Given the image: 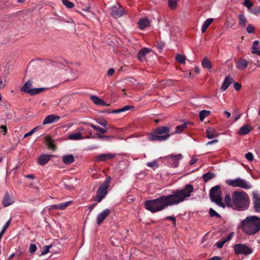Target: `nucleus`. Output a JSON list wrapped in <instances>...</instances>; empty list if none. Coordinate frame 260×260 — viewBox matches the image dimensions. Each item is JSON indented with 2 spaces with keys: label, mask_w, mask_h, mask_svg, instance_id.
Wrapping results in <instances>:
<instances>
[{
  "label": "nucleus",
  "mask_w": 260,
  "mask_h": 260,
  "mask_svg": "<svg viewBox=\"0 0 260 260\" xmlns=\"http://www.w3.org/2000/svg\"><path fill=\"white\" fill-rule=\"evenodd\" d=\"M168 86H172L174 84V81L171 80H168L167 81V82L166 83Z\"/></svg>",
  "instance_id": "obj_62"
},
{
  "label": "nucleus",
  "mask_w": 260,
  "mask_h": 260,
  "mask_svg": "<svg viewBox=\"0 0 260 260\" xmlns=\"http://www.w3.org/2000/svg\"><path fill=\"white\" fill-rule=\"evenodd\" d=\"M234 88L237 91L239 90L241 88V85L239 83L236 82L234 84Z\"/></svg>",
  "instance_id": "obj_55"
},
{
  "label": "nucleus",
  "mask_w": 260,
  "mask_h": 260,
  "mask_svg": "<svg viewBox=\"0 0 260 260\" xmlns=\"http://www.w3.org/2000/svg\"><path fill=\"white\" fill-rule=\"evenodd\" d=\"M233 81V79L230 76L228 75L226 76L222 84L220 89L222 91H225L232 83Z\"/></svg>",
  "instance_id": "obj_20"
},
{
  "label": "nucleus",
  "mask_w": 260,
  "mask_h": 260,
  "mask_svg": "<svg viewBox=\"0 0 260 260\" xmlns=\"http://www.w3.org/2000/svg\"><path fill=\"white\" fill-rule=\"evenodd\" d=\"M48 147L51 148V149H54L55 148V144H54V143L51 141H49L48 142Z\"/></svg>",
  "instance_id": "obj_57"
},
{
  "label": "nucleus",
  "mask_w": 260,
  "mask_h": 260,
  "mask_svg": "<svg viewBox=\"0 0 260 260\" xmlns=\"http://www.w3.org/2000/svg\"><path fill=\"white\" fill-rule=\"evenodd\" d=\"M176 59L180 63H183L184 62L186 57L184 55L178 54L176 56Z\"/></svg>",
  "instance_id": "obj_40"
},
{
  "label": "nucleus",
  "mask_w": 260,
  "mask_h": 260,
  "mask_svg": "<svg viewBox=\"0 0 260 260\" xmlns=\"http://www.w3.org/2000/svg\"><path fill=\"white\" fill-rule=\"evenodd\" d=\"M165 219L166 220H171L173 221V224H174V226H175L176 223V218L174 216H167Z\"/></svg>",
  "instance_id": "obj_51"
},
{
  "label": "nucleus",
  "mask_w": 260,
  "mask_h": 260,
  "mask_svg": "<svg viewBox=\"0 0 260 260\" xmlns=\"http://www.w3.org/2000/svg\"><path fill=\"white\" fill-rule=\"evenodd\" d=\"M67 73H70L71 75V79L72 80H75L77 78V71H73L71 69H68L66 70Z\"/></svg>",
  "instance_id": "obj_38"
},
{
  "label": "nucleus",
  "mask_w": 260,
  "mask_h": 260,
  "mask_svg": "<svg viewBox=\"0 0 260 260\" xmlns=\"http://www.w3.org/2000/svg\"><path fill=\"white\" fill-rule=\"evenodd\" d=\"M249 205L248 194L244 191H235L232 195V207L239 211L247 209Z\"/></svg>",
  "instance_id": "obj_3"
},
{
  "label": "nucleus",
  "mask_w": 260,
  "mask_h": 260,
  "mask_svg": "<svg viewBox=\"0 0 260 260\" xmlns=\"http://www.w3.org/2000/svg\"><path fill=\"white\" fill-rule=\"evenodd\" d=\"M248 61L244 58H240L236 62V67L240 70H244L248 66Z\"/></svg>",
  "instance_id": "obj_19"
},
{
  "label": "nucleus",
  "mask_w": 260,
  "mask_h": 260,
  "mask_svg": "<svg viewBox=\"0 0 260 260\" xmlns=\"http://www.w3.org/2000/svg\"><path fill=\"white\" fill-rule=\"evenodd\" d=\"M85 123L90 125L93 129H94V130H95L98 132H101L102 134H105V133H107L108 130V128H102L99 126H96L92 124H89L88 123Z\"/></svg>",
  "instance_id": "obj_31"
},
{
  "label": "nucleus",
  "mask_w": 260,
  "mask_h": 260,
  "mask_svg": "<svg viewBox=\"0 0 260 260\" xmlns=\"http://www.w3.org/2000/svg\"><path fill=\"white\" fill-rule=\"evenodd\" d=\"M151 51V50L150 49L148 48H143L138 52L137 54L138 59L142 62L145 61L146 55Z\"/></svg>",
  "instance_id": "obj_15"
},
{
  "label": "nucleus",
  "mask_w": 260,
  "mask_h": 260,
  "mask_svg": "<svg viewBox=\"0 0 260 260\" xmlns=\"http://www.w3.org/2000/svg\"><path fill=\"white\" fill-rule=\"evenodd\" d=\"M60 118V117L58 115H55L54 114L49 115L44 119L43 124L45 125L54 123L59 120Z\"/></svg>",
  "instance_id": "obj_16"
},
{
  "label": "nucleus",
  "mask_w": 260,
  "mask_h": 260,
  "mask_svg": "<svg viewBox=\"0 0 260 260\" xmlns=\"http://www.w3.org/2000/svg\"><path fill=\"white\" fill-rule=\"evenodd\" d=\"M131 108H132V107H131L130 106H128V105H126L121 108L112 110L111 113H113V114L120 113L129 110L131 109Z\"/></svg>",
  "instance_id": "obj_29"
},
{
  "label": "nucleus",
  "mask_w": 260,
  "mask_h": 260,
  "mask_svg": "<svg viewBox=\"0 0 260 260\" xmlns=\"http://www.w3.org/2000/svg\"><path fill=\"white\" fill-rule=\"evenodd\" d=\"M254 30L255 28L251 24L248 25L246 28L247 32L249 34L253 33Z\"/></svg>",
  "instance_id": "obj_48"
},
{
  "label": "nucleus",
  "mask_w": 260,
  "mask_h": 260,
  "mask_svg": "<svg viewBox=\"0 0 260 260\" xmlns=\"http://www.w3.org/2000/svg\"><path fill=\"white\" fill-rule=\"evenodd\" d=\"M168 162L172 167H177L179 165V160L182 159V155L179 154L177 155L171 154L167 156Z\"/></svg>",
  "instance_id": "obj_11"
},
{
  "label": "nucleus",
  "mask_w": 260,
  "mask_h": 260,
  "mask_svg": "<svg viewBox=\"0 0 260 260\" xmlns=\"http://www.w3.org/2000/svg\"><path fill=\"white\" fill-rule=\"evenodd\" d=\"M97 122L103 126H106L108 124V122L105 120L97 121Z\"/></svg>",
  "instance_id": "obj_56"
},
{
  "label": "nucleus",
  "mask_w": 260,
  "mask_h": 260,
  "mask_svg": "<svg viewBox=\"0 0 260 260\" xmlns=\"http://www.w3.org/2000/svg\"><path fill=\"white\" fill-rule=\"evenodd\" d=\"M37 250V246L35 244H31L29 246V251L31 253H34Z\"/></svg>",
  "instance_id": "obj_49"
},
{
  "label": "nucleus",
  "mask_w": 260,
  "mask_h": 260,
  "mask_svg": "<svg viewBox=\"0 0 260 260\" xmlns=\"http://www.w3.org/2000/svg\"><path fill=\"white\" fill-rule=\"evenodd\" d=\"M242 231L248 235H254L260 230V218L256 216L247 217L241 222Z\"/></svg>",
  "instance_id": "obj_2"
},
{
  "label": "nucleus",
  "mask_w": 260,
  "mask_h": 260,
  "mask_svg": "<svg viewBox=\"0 0 260 260\" xmlns=\"http://www.w3.org/2000/svg\"><path fill=\"white\" fill-rule=\"evenodd\" d=\"M0 128H2L4 130V135H6L7 133V128L6 126L2 125L0 126Z\"/></svg>",
  "instance_id": "obj_61"
},
{
  "label": "nucleus",
  "mask_w": 260,
  "mask_h": 260,
  "mask_svg": "<svg viewBox=\"0 0 260 260\" xmlns=\"http://www.w3.org/2000/svg\"><path fill=\"white\" fill-rule=\"evenodd\" d=\"M252 130V127L250 124H247L242 126L238 131V135H245L250 133Z\"/></svg>",
  "instance_id": "obj_21"
},
{
  "label": "nucleus",
  "mask_w": 260,
  "mask_h": 260,
  "mask_svg": "<svg viewBox=\"0 0 260 260\" xmlns=\"http://www.w3.org/2000/svg\"><path fill=\"white\" fill-rule=\"evenodd\" d=\"M197 161V159L196 158H191V159L190 161V165H192L194 164H195Z\"/></svg>",
  "instance_id": "obj_64"
},
{
  "label": "nucleus",
  "mask_w": 260,
  "mask_h": 260,
  "mask_svg": "<svg viewBox=\"0 0 260 260\" xmlns=\"http://www.w3.org/2000/svg\"><path fill=\"white\" fill-rule=\"evenodd\" d=\"M116 156V154L114 153H102L99 155H96L95 157V161H105L107 160L111 159L114 158Z\"/></svg>",
  "instance_id": "obj_12"
},
{
  "label": "nucleus",
  "mask_w": 260,
  "mask_h": 260,
  "mask_svg": "<svg viewBox=\"0 0 260 260\" xmlns=\"http://www.w3.org/2000/svg\"><path fill=\"white\" fill-rule=\"evenodd\" d=\"M13 201L11 199L9 193L7 192L3 199V205L4 207L8 206L13 204Z\"/></svg>",
  "instance_id": "obj_24"
},
{
  "label": "nucleus",
  "mask_w": 260,
  "mask_h": 260,
  "mask_svg": "<svg viewBox=\"0 0 260 260\" xmlns=\"http://www.w3.org/2000/svg\"><path fill=\"white\" fill-rule=\"evenodd\" d=\"M234 250L235 254L245 255H249L252 253V249L246 244H236L234 245Z\"/></svg>",
  "instance_id": "obj_9"
},
{
  "label": "nucleus",
  "mask_w": 260,
  "mask_h": 260,
  "mask_svg": "<svg viewBox=\"0 0 260 260\" xmlns=\"http://www.w3.org/2000/svg\"><path fill=\"white\" fill-rule=\"evenodd\" d=\"M210 114V111L207 110H202L199 113L200 119L203 121L204 119Z\"/></svg>",
  "instance_id": "obj_36"
},
{
  "label": "nucleus",
  "mask_w": 260,
  "mask_h": 260,
  "mask_svg": "<svg viewBox=\"0 0 260 260\" xmlns=\"http://www.w3.org/2000/svg\"><path fill=\"white\" fill-rule=\"evenodd\" d=\"M225 243V241H219L216 243V246L218 248H221L223 247L224 244Z\"/></svg>",
  "instance_id": "obj_50"
},
{
  "label": "nucleus",
  "mask_w": 260,
  "mask_h": 260,
  "mask_svg": "<svg viewBox=\"0 0 260 260\" xmlns=\"http://www.w3.org/2000/svg\"><path fill=\"white\" fill-rule=\"evenodd\" d=\"M146 165L148 167L150 168H157L158 167V165L156 160H153L151 162H148Z\"/></svg>",
  "instance_id": "obj_42"
},
{
  "label": "nucleus",
  "mask_w": 260,
  "mask_h": 260,
  "mask_svg": "<svg viewBox=\"0 0 260 260\" xmlns=\"http://www.w3.org/2000/svg\"><path fill=\"white\" fill-rule=\"evenodd\" d=\"M62 3L68 8L72 9L74 7V4L69 0H62Z\"/></svg>",
  "instance_id": "obj_39"
},
{
  "label": "nucleus",
  "mask_w": 260,
  "mask_h": 260,
  "mask_svg": "<svg viewBox=\"0 0 260 260\" xmlns=\"http://www.w3.org/2000/svg\"><path fill=\"white\" fill-rule=\"evenodd\" d=\"M52 246V245L45 246L44 250L41 252V255H45L49 252V249Z\"/></svg>",
  "instance_id": "obj_46"
},
{
  "label": "nucleus",
  "mask_w": 260,
  "mask_h": 260,
  "mask_svg": "<svg viewBox=\"0 0 260 260\" xmlns=\"http://www.w3.org/2000/svg\"><path fill=\"white\" fill-rule=\"evenodd\" d=\"M251 12L252 14H253L254 15H258L260 14V7H254V8H253L251 10Z\"/></svg>",
  "instance_id": "obj_44"
},
{
  "label": "nucleus",
  "mask_w": 260,
  "mask_h": 260,
  "mask_svg": "<svg viewBox=\"0 0 260 260\" xmlns=\"http://www.w3.org/2000/svg\"><path fill=\"white\" fill-rule=\"evenodd\" d=\"M114 73V70L112 68L108 70L107 72V75L109 76H112Z\"/></svg>",
  "instance_id": "obj_58"
},
{
  "label": "nucleus",
  "mask_w": 260,
  "mask_h": 260,
  "mask_svg": "<svg viewBox=\"0 0 260 260\" xmlns=\"http://www.w3.org/2000/svg\"><path fill=\"white\" fill-rule=\"evenodd\" d=\"M206 134L207 137L209 139H213L217 135L215 129L211 127L208 128L206 129Z\"/></svg>",
  "instance_id": "obj_27"
},
{
  "label": "nucleus",
  "mask_w": 260,
  "mask_h": 260,
  "mask_svg": "<svg viewBox=\"0 0 260 260\" xmlns=\"http://www.w3.org/2000/svg\"><path fill=\"white\" fill-rule=\"evenodd\" d=\"M11 223V219H9L8 221H7L6 223L5 224L3 228L2 232L5 233V231L7 230L9 226L10 225Z\"/></svg>",
  "instance_id": "obj_52"
},
{
  "label": "nucleus",
  "mask_w": 260,
  "mask_h": 260,
  "mask_svg": "<svg viewBox=\"0 0 260 260\" xmlns=\"http://www.w3.org/2000/svg\"><path fill=\"white\" fill-rule=\"evenodd\" d=\"M246 159L249 161H252L253 160V155L251 152H248L245 154Z\"/></svg>",
  "instance_id": "obj_47"
},
{
  "label": "nucleus",
  "mask_w": 260,
  "mask_h": 260,
  "mask_svg": "<svg viewBox=\"0 0 260 260\" xmlns=\"http://www.w3.org/2000/svg\"><path fill=\"white\" fill-rule=\"evenodd\" d=\"M110 13L114 18H118L124 14V9L119 5H114L110 8Z\"/></svg>",
  "instance_id": "obj_10"
},
{
  "label": "nucleus",
  "mask_w": 260,
  "mask_h": 260,
  "mask_svg": "<svg viewBox=\"0 0 260 260\" xmlns=\"http://www.w3.org/2000/svg\"><path fill=\"white\" fill-rule=\"evenodd\" d=\"M178 0H168V5L172 10H175L177 8Z\"/></svg>",
  "instance_id": "obj_37"
},
{
  "label": "nucleus",
  "mask_w": 260,
  "mask_h": 260,
  "mask_svg": "<svg viewBox=\"0 0 260 260\" xmlns=\"http://www.w3.org/2000/svg\"><path fill=\"white\" fill-rule=\"evenodd\" d=\"M111 180V178L110 176L108 177L103 183L99 186L96 192V195L93 198V201L99 203L105 198L108 193V188L109 187Z\"/></svg>",
  "instance_id": "obj_5"
},
{
  "label": "nucleus",
  "mask_w": 260,
  "mask_h": 260,
  "mask_svg": "<svg viewBox=\"0 0 260 260\" xmlns=\"http://www.w3.org/2000/svg\"><path fill=\"white\" fill-rule=\"evenodd\" d=\"M239 18V25L242 26L243 27H245L247 19L246 17L243 14H239L238 16Z\"/></svg>",
  "instance_id": "obj_32"
},
{
  "label": "nucleus",
  "mask_w": 260,
  "mask_h": 260,
  "mask_svg": "<svg viewBox=\"0 0 260 260\" xmlns=\"http://www.w3.org/2000/svg\"><path fill=\"white\" fill-rule=\"evenodd\" d=\"M32 81L31 80H29L26 82L23 86L21 87V91L29 94L31 95H34L39 93L44 92L46 90V88H32Z\"/></svg>",
  "instance_id": "obj_8"
},
{
  "label": "nucleus",
  "mask_w": 260,
  "mask_h": 260,
  "mask_svg": "<svg viewBox=\"0 0 260 260\" xmlns=\"http://www.w3.org/2000/svg\"><path fill=\"white\" fill-rule=\"evenodd\" d=\"M24 177L26 178L30 179H35V176L32 174H28L24 176Z\"/></svg>",
  "instance_id": "obj_60"
},
{
  "label": "nucleus",
  "mask_w": 260,
  "mask_h": 260,
  "mask_svg": "<svg viewBox=\"0 0 260 260\" xmlns=\"http://www.w3.org/2000/svg\"><path fill=\"white\" fill-rule=\"evenodd\" d=\"M110 210L108 209H106L102 212L99 213L96 218V222L98 225H100L103 221L106 218L108 215L110 214Z\"/></svg>",
  "instance_id": "obj_14"
},
{
  "label": "nucleus",
  "mask_w": 260,
  "mask_h": 260,
  "mask_svg": "<svg viewBox=\"0 0 260 260\" xmlns=\"http://www.w3.org/2000/svg\"><path fill=\"white\" fill-rule=\"evenodd\" d=\"M52 156L53 155L50 154H42L38 158V164L42 166L45 165L48 162Z\"/></svg>",
  "instance_id": "obj_18"
},
{
  "label": "nucleus",
  "mask_w": 260,
  "mask_h": 260,
  "mask_svg": "<svg viewBox=\"0 0 260 260\" xmlns=\"http://www.w3.org/2000/svg\"><path fill=\"white\" fill-rule=\"evenodd\" d=\"M192 185L188 184L181 189L172 191L171 194L162 195L155 199L147 200L145 208L152 213L162 211L169 206L177 205L190 198L193 192Z\"/></svg>",
  "instance_id": "obj_1"
},
{
  "label": "nucleus",
  "mask_w": 260,
  "mask_h": 260,
  "mask_svg": "<svg viewBox=\"0 0 260 260\" xmlns=\"http://www.w3.org/2000/svg\"><path fill=\"white\" fill-rule=\"evenodd\" d=\"M224 201L227 206L232 207V201L229 194H226L224 197Z\"/></svg>",
  "instance_id": "obj_41"
},
{
  "label": "nucleus",
  "mask_w": 260,
  "mask_h": 260,
  "mask_svg": "<svg viewBox=\"0 0 260 260\" xmlns=\"http://www.w3.org/2000/svg\"><path fill=\"white\" fill-rule=\"evenodd\" d=\"M215 176V174L213 173L208 172L203 175V179L204 182H207L211 179L213 178Z\"/></svg>",
  "instance_id": "obj_35"
},
{
  "label": "nucleus",
  "mask_w": 260,
  "mask_h": 260,
  "mask_svg": "<svg viewBox=\"0 0 260 260\" xmlns=\"http://www.w3.org/2000/svg\"><path fill=\"white\" fill-rule=\"evenodd\" d=\"M75 161V158L72 154L66 155L62 156V161L67 165L71 164Z\"/></svg>",
  "instance_id": "obj_25"
},
{
  "label": "nucleus",
  "mask_w": 260,
  "mask_h": 260,
  "mask_svg": "<svg viewBox=\"0 0 260 260\" xmlns=\"http://www.w3.org/2000/svg\"><path fill=\"white\" fill-rule=\"evenodd\" d=\"M72 203V201H68L59 204L52 205L49 207V210H63L71 205Z\"/></svg>",
  "instance_id": "obj_17"
},
{
  "label": "nucleus",
  "mask_w": 260,
  "mask_h": 260,
  "mask_svg": "<svg viewBox=\"0 0 260 260\" xmlns=\"http://www.w3.org/2000/svg\"><path fill=\"white\" fill-rule=\"evenodd\" d=\"M97 204L96 203H94V204H92L89 207V210L90 211H91L96 206Z\"/></svg>",
  "instance_id": "obj_63"
},
{
  "label": "nucleus",
  "mask_w": 260,
  "mask_h": 260,
  "mask_svg": "<svg viewBox=\"0 0 260 260\" xmlns=\"http://www.w3.org/2000/svg\"><path fill=\"white\" fill-rule=\"evenodd\" d=\"M36 129H37V127H35L32 130L29 131L28 133L25 134L24 135V138H26V137H27L28 136H31V135H32L36 132Z\"/></svg>",
  "instance_id": "obj_54"
},
{
  "label": "nucleus",
  "mask_w": 260,
  "mask_h": 260,
  "mask_svg": "<svg viewBox=\"0 0 260 260\" xmlns=\"http://www.w3.org/2000/svg\"><path fill=\"white\" fill-rule=\"evenodd\" d=\"M234 233L231 232L228 235L226 238H225L223 240L225 241V242L230 241L233 237Z\"/></svg>",
  "instance_id": "obj_53"
},
{
  "label": "nucleus",
  "mask_w": 260,
  "mask_h": 260,
  "mask_svg": "<svg viewBox=\"0 0 260 260\" xmlns=\"http://www.w3.org/2000/svg\"><path fill=\"white\" fill-rule=\"evenodd\" d=\"M252 5L253 3L250 0H245L243 3V5L248 9L251 8Z\"/></svg>",
  "instance_id": "obj_45"
},
{
  "label": "nucleus",
  "mask_w": 260,
  "mask_h": 260,
  "mask_svg": "<svg viewBox=\"0 0 260 260\" xmlns=\"http://www.w3.org/2000/svg\"><path fill=\"white\" fill-rule=\"evenodd\" d=\"M90 98L92 101L97 105L103 106H109L110 105V104H106L104 101L101 100L97 96L92 95Z\"/></svg>",
  "instance_id": "obj_23"
},
{
  "label": "nucleus",
  "mask_w": 260,
  "mask_h": 260,
  "mask_svg": "<svg viewBox=\"0 0 260 260\" xmlns=\"http://www.w3.org/2000/svg\"><path fill=\"white\" fill-rule=\"evenodd\" d=\"M209 213H210V216L211 217H214V216H216L217 217H218V218H220V215L218 213H217L214 209H213L212 208H210L209 209Z\"/></svg>",
  "instance_id": "obj_43"
},
{
  "label": "nucleus",
  "mask_w": 260,
  "mask_h": 260,
  "mask_svg": "<svg viewBox=\"0 0 260 260\" xmlns=\"http://www.w3.org/2000/svg\"><path fill=\"white\" fill-rule=\"evenodd\" d=\"M170 128L166 126L158 127L148 136V139L152 141H165L167 140L171 134Z\"/></svg>",
  "instance_id": "obj_4"
},
{
  "label": "nucleus",
  "mask_w": 260,
  "mask_h": 260,
  "mask_svg": "<svg viewBox=\"0 0 260 260\" xmlns=\"http://www.w3.org/2000/svg\"><path fill=\"white\" fill-rule=\"evenodd\" d=\"M138 24L139 25V28L141 29H143L149 25L150 21L147 18L144 17L143 18L140 19L139 20Z\"/></svg>",
  "instance_id": "obj_22"
},
{
  "label": "nucleus",
  "mask_w": 260,
  "mask_h": 260,
  "mask_svg": "<svg viewBox=\"0 0 260 260\" xmlns=\"http://www.w3.org/2000/svg\"><path fill=\"white\" fill-rule=\"evenodd\" d=\"M202 67L206 69L210 70L211 69V64L210 60L207 58H204L202 62Z\"/></svg>",
  "instance_id": "obj_34"
},
{
  "label": "nucleus",
  "mask_w": 260,
  "mask_h": 260,
  "mask_svg": "<svg viewBox=\"0 0 260 260\" xmlns=\"http://www.w3.org/2000/svg\"><path fill=\"white\" fill-rule=\"evenodd\" d=\"M210 198L219 206L224 208V205L222 202L221 191L219 185H216L211 189Z\"/></svg>",
  "instance_id": "obj_6"
},
{
  "label": "nucleus",
  "mask_w": 260,
  "mask_h": 260,
  "mask_svg": "<svg viewBox=\"0 0 260 260\" xmlns=\"http://www.w3.org/2000/svg\"><path fill=\"white\" fill-rule=\"evenodd\" d=\"M213 21V18H208L204 22L201 28V31L202 33H204L206 31L207 28L212 23Z\"/></svg>",
  "instance_id": "obj_28"
},
{
  "label": "nucleus",
  "mask_w": 260,
  "mask_h": 260,
  "mask_svg": "<svg viewBox=\"0 0 260 260\" xmlns=\"http://www.w3.org/2000/svg\"><path fill=\"white\" fill-rule=\"evenodd\" d=\"M259 45L258 41H255L253 42L252 46L251 47V52L252 53L257 54L260 50L258 49V46Z\"/></svg>",
  "instance_id": "obj_33"
},
{
  "label": "nucleus",
  "mask_w": 260,
  "mask_h": 260,
  "mask_svg": "<svg viewBox=\"0 0 260 260\" xmlns=\"http://www.w3.org/2000/svg\"><path fill=\"white\" fill-rule=\"evenodd\" d=\"M252 195L254 210L256 212H260V194L254 192Z\"/></svg>",
  "instance_id": "obj_13"
},
{
  "label": "nucleus",
  "mask_w": 260,
  "mask_h": 260,
  "mask_svg": "<svg viewBox=\"0 0 260 260\" xmlns=\"http://www.w3.org/2000/svg\"><path fill=\"white\" fill-rule=\"evenodd\" d=\"M68 138L70 140H82L84 138H83L82 136L81 133H74L71 134L69 135Z\"/></svg>",
  "instance_id": "obj_26"
},
{
  "label": "nucleus",
  "mask_w": 260,
  "mask_h": 260,
  "mask_svg": "<svg viewBox=\"0 0 260 260\" xmlns=\"http://www.w3.org/2000/svg\"><path fill=\"white\" fill-rule=\"evenodd\" d=\"M226 183L230 186L235 187H240L245 189H250L252 187L249 182L240 177L235 179L226 180Z\"/></svg>",
  "instance_id": "obj_7"
},
{
  "label": "nucleus",
  "mask_w": 260,
  "mask_h": 260,
  "mask_svg": "<svg viewBox=\"0 0 260 260\" xmlns=\"http://www.w3.org/2000/svg\"><path fill=\"white\" fill-rule=\"evenodd\" d=\"M188 122H184L182 124L176 127L175 131L174 134H179L183 132L187 127Z\"/></svg>",
  "instance_id": "obj_30"
},
{
  "label": "nucleus",
  "mask_w": 260,
  "mask_h": 260,
  "mask_svg": "<svg viewBox=\"0 0 260 260\" xmlns=\"http://www.w3.org/2000/svg\"><path fill=\"white\" fill-rule=\"evenodd\" d=\"M218 142V140L217 139H215L212 141H209L208 143H206V145H212L213 144L216 143Z\"/></svg>",
  "instance_id": "obj_59"
}]
</instances>
